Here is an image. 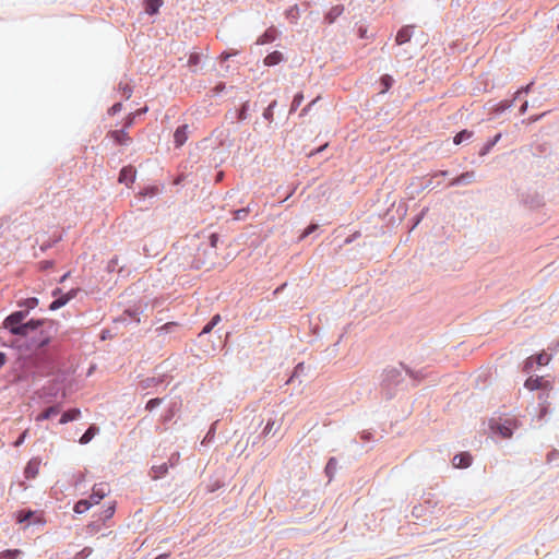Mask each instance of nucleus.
Masks as SVG:
<instances>
[{
    "mask_svg": "<svg viewBox=\"0 0 559 559\" xmlns=\"http://www.w3.org/2000/svg\"><path fill=\"white\" fill-rule=\"evenodd\" d=\"M110 493V487L106 483L95 484L92 489V493L88 498L94 504H98L100 500Z\"/></svg>",
    "mask_w": 559,
    "mask_h": 559,
    "instance_id": "6",
    "label": "nucleus"
},
{
    "mask_svg": "<svg viewBox=\"0 0 559 559\" xmlns=\"http://www.w3.org/2000/svg\"><path fill=\"white\" fill-rule=\"evenodd\" d=\"M533 86V83H530L527 84L526 86H523L521 87L516 93H515V96L513 99L509 100V99H504V100H501L499 102L495 108H493V111L496 114H502L507 109L511 108L513 106V103L515 99H519L523 94L526 95L531 88Z\"/></svg>",
    "mask_w": 559,
    "mask_h": 559,
    "instance_id": "5",
    "label": "nucleus"
},
{
    "mask_svg": "<svg viewBox=\"0 0 559 559\" xmlns=\"http://www.w3.org/2000/svg\"><path fill=\"white\" fill-rule=\"evenodd\" d=\"M278 35L280 32L274 26H271L257 39V45L273 43Z\"/></svg>",
    "mask_w": 559,
    "mask_h": 559,
    "instance_id": "18",
    "label": "nucleus"
},
{
    "mask_svg": "<svg viewBox=\"0 0 559 559\" xmlns=\"http://www.w3.org/2000/svg\"><path fill=\"white\" fill-rule=\"evenodd\" d=\"M37 305L38 298L36 297H29L17 301V306L22 308L21 310H27V314L29 313V310L34 309Z\"/></svg>",
    "mask_w": 559,
    "mask_h": 559,
    "instance_id": "37",
    "label": "nucleus"
},
{
    "mask_svg": "<svg viewBox=\"0 0 559 559\" xmlns=\"http://www.w3.org/2000/svg\"><path fill=\"white\" fill-rule=\"evenodd\" d=\"M473 136V132L467 130V129H464V130H461L460 132H457L454 138H453V143L459 145V144H462L463 142L469 140Z\"/></svg>",
    "mask_w": 559,
    "mask_h": 559,
    "instance_id": "38",
    "label": "nucleus"
},
{
    "mask_svg": "<svg viewBox=\"0 0 559 559\" xmlns=\"http://www.w3.org/2000/svg\"><path fill=\"white\" fill-rule=\"evenodd\" d=\"M250 105L249 102H245L239 109L237 110H229V115H235L238 121H243L248 118V111H249Z\"/></svg>",
    "mask_w": 559,
    "mask_h": 559,
    "instance_id": "32",
    "label": "nucleus"
},
{
    "mask_svg": "<svg viewBox=\"0 0 559 559\" xmlns=\"http://www.w3.org/2000/svg\"><path fill=\"white\" fill-rule=\"evenodd\" d=\"M548 457V461L551 462V461H555V460H558L559 459V451L558 450H552L548 453L547 455Z\"/></svg>",
    "mask_w": 559,
    "mask_h": 559,
    "instance_id": "59",
    "label": "nucleus"
},
{
    "mask_svg": "<svg viewBox=\"0 0 559 559\" xmlns=\"http://www.w3.org/2000/svg\"><path fill=\"white\" fill-rule=\"evenodd\" d=\"M76 293H78V289L72 288L68 293L62 294V295H63V297H69V301H70L71 299H73L76 296Z\"/></svg>",
    "mask_w": 559,
    "mask_h": 559,
    "instance_id": "63",
    "label": "nucleus"
},
{
    "mask_svg": "<svg viewBox=\"0 0 559 559\" xmlns=\"http://www.w3.org/2000/svg\"><path fill=\"white\" fill-rule=\"evenodd\" d=\"M121 90L124 98L129 99L132 95V87L129 85H124L123 87H121Z\"/></svg>",
    "mask_w": 559,
    "mask_h": 559,
    "instance_id": "58",
    "label": "nucleus"
},
{
    "mask_svg": "<svg viewBox=\"0 0 559 559\" xmlns=\"http://www.w3.org/2000/svg\"><path fill=\"white\" fill-rule=\"evenodd\" d=\"M35 512L36 511L31 510V509L19 510L15 513L16 523L24 524L23 530H26L27 527H29V521L33 520Z\"/></svg>",
    "mask_w": 559,
    "mask_h": 559,
    "instance_id": "12",
    "label": "nucleus"
},
{
    "mask_svg": "<svg viewBox=\"0 0 559 559\" xmlns=\"http://www.w3.org/2000/svg\"><path fill=\"white\" fill-rule=\"evenodd\" d=\"M319 228V225L318 224H310L308 227H306L304 229V231L301 233V235L299 236V240H302L305 238H307L308 236H310L311 234H313L314 231H317Z\"/></svg>",
    "mask_w": 559,
    "mask_h": 559,
    "instance_id": "50",
    "label": "nucleus"
},
{
    "mask_svg": "<svg viewBox=\"0 0 559 559\" xmlns=\"http://www.w3.org/2000/svg\"><path fill=\"white\" fill-rule=\"evenodd\" d=\"M26 433L27 431H24L15 441H14V447H20L24 440H25V437H26Z\"/></svg>",
    "mask_w": 559,
    "mask_h": 559,
    "instance_id": "61",
    "label": "nucleus"
},
{
    "mask_svg": "<svg viewBox=\"0 0 559 559\" xmlns=\"http://www.w3.org/2000/svg\"><path fill=\"white\" fill-rule=\"evenodd\" d=\"M188 140V124L179 126L174 133V142L176 147L182 146Z\"/></svg>",
    "mask_w": 559,
    "mask_h": 559,
    "instance_id": "17",
    "label": "nucleus"
},
{
    "mask_svg": "<svg viewBox=\"0 0 559 559\" xmlns=\"http://www.w3.org/2000/svg\"><path fill=\"white\" fill-rule=\"evenodd\" d=\"M142 310L139 307L128 308L120 316L114 319V323L129 325L131 323H140V314Z\"/></svg>",
    "mask_w": 559,
    "mask_h": 559,
    "instance_id": "3",
    "label": "nucleus"
},
{
    "mask_svg": "<svg viewBox=\"0 0 559 559\" xmlns=\"http://www.w3.org/2000/svg\"><path fill=\"white\" fill-rule=\"evenodd\" d=\"M39 461L32 459L24 468V475L27 479H33L37 476L39 471Z\"/></svg>",
    "mask_w": 559,
    "mask_h": 559,
    "instance_id": "23",
    "label": "nucleus"
},
{
    "mask_svg": "<svg viewBox=\"0 0 559 559\" xmlns=\"http://www.w3.org/2000/svg\"><path fill=\"white\" fill-rule=\"evenodd\" d=\"M337 464H338L337 460L334 456H332L329 459V461L325 465L324 473L329 479V483L333 479V477L337 471Z\"/></svg>",
    "mask_w": 559,
    "mask_h": 559,
    "instance_id": "31",
    "label": "nucleus"
},
{
    "mask_svg": "<svg viewBox=\"0 0 559 559\" xmlns=\"http://www.w3.org/2000/svg\"><path fill=\"white\" fill-rule=\"evenodd\" d=\"M533 357H534L535 364L538 366H546L550 361V358H551V356L545 352H542Z\"/></svg>",
    "mask_w": 559,
    "mask_h": 559,
    "instance_id": "45",
    "label": "nucleus"
},
{
    "mask_svg": "<svg viewBox=\"0 0 559 559\" xmlns=\"http://www.w3.org/2000/svg\"><path fill=\"white\" fill-rule=\"evenodd\" d=\"M476 179V173L474 170L465 171L461 174L460 176L453 178L449 182V187H459V186H466L475 181Z\"/></svg>",
    "mask_w": 559,
    "mask_h": 559,
    "instance_id": "9",
    "label": "nucleus"
},
{
    "mask_svg": "<svg viewBox=\"0 0 559 559\" xmlns=\"http://www.w3.org/2000/svg\"><path fill=\"white\" fill-rule=\"evenodd\" d=\"M250 211H251V209L249 205L246 207L238 209L234 212V218L237 221H242L248 216Z\"/></svg>",
    "mask_w": 559,
    "mask_h": 559,
    "instance_id": "48",
    "label": "nucleus"
},
{
    "mask_svg": "<svg viewBox=\"0 0 559 559\" xmlns=\"http://www.w3.org/2000/svg\"><path fill=\"white\" fill-rule=\"evenodd\" d=\"M46 321L44 319H29L28 321H24L25 325V336H28L32 332H37L39 328L44 325Z\"/></svg>",
    "mask_w": 559,
    "mask_h": 559,
    "instance_id": "26",
    "label": "nucleus"
},
{
    "mask_svg": "<svg viewBox=\"0 0 559 559\" xmlns=\"http://www.w3.org/2000/svg\"><path fill=\"white\" fill-rule=\"evenodd\" d=\"M358 35H359L360 38H368L369 37L368 36V29L366 27H364V26H360L358 28Z\"/></svg>",
    "mask_w": 559,
    "mask_h": 559,
    "instance_id": "60",
    "label": "nucleus"
},
{
    "mask_svg": "<svg viewBox=\"0 0 559 559\" xmlns=\"http://www.w3.org/2000/svg\"><path fill=\"white\" fill-rule=\"evenodd\" d=\"M162 402H163V399H159V397L151 399L147 401V403L145 405V409L152 412L153 409L158 407L162 404Z\"/></svg>",
    "mask_w": 559,
    "mask_h": 559,
    "instance_id": "51",
    "label": "nucleus"
},
{
    "mask_svg": "<svg viewBox=\"0 0 559 559\" xmlns=\"http://www.w3.org/2000/svg\"><path fill=\"white\" fill-rule=\"evenodd\" d=\"M123 267L124 265H120L119 264V259L117 257H114L112 259H110L107 263V266H106V271L109 272V273H112V272H122L123 271Z\"/></svg>",
    "mask_w": 559,
    "mask_h": 559,
    "instance_id": "41",
    "label": "nucleus"
},
{
    "mask_svg": "<svg viewBox=\"0 0 559 559\" xmlns=\"http://www.w3.org/2000/svg\"><path fill=\"white\" fill-rule=\"evenodd\" d=\"M81 417V411L79 408H70L62 413L59 424L66 425L70 421L76 420Z\"/></svg>",
    "mask_w": 559,
    "mask_h": 559,
    "instance_id": "20",
    "label": "nucleus"
},
{
    "mask_svg": "<svg viewBox=\"0 0 559 559\" xmlns=\"http://www.w3.org/2000/svg\"><path fill=\"white\" fill-rule=\"evenodd\" d=\"M491 429L503 438H510L513 433L511 427L507 424L496 423L495 425H491Z\"/></svg>",
    "mask_w": 559,
    "mask_h": 559,
    "instance_id": "30",
    "label": "nucleus"
},
{
    "mask_svg": "<svg viewBox=\"0 0 559 559\" xmlns=\"http://www.w3.org/2000/svg\"><path fill=\"white\" fill-rule=\"evenodd\" d=\"M214 254H211L207 252L206 254L203 253V247H199L197 249V253L193 257V260L191 262V267L199 270L207 264V260L211 259Z\"/></svg>",
    "mask_w": 559,
    "mask_h": 559,
    "instance_id": "10",
    "label": "nucleus"
},
{
    "mask_svg": "<svg viewBox=\"0 0 559 559\" xmlns=\"http://www.w3.org/2000/svg\"><path fill=\"white\" fill-rule=\"evenodd\" d=\"M27 317V310H16L10 313L3 321L2 328L12 335L25 336L24 320Z\"/></svg>",
    "mask_w": 559,
    "mask_h": 559,
    "instance_id": "2",
    "label": "nucleus"
},
{
    "mask_svg": "<svg viewBox=\"0 0 559 559\" xmlns=\"http://www.w3.org/2000/svg\"><path fill=\"white\" fill-rule=\"evenodd\" d=\"M527 107H528V102H527V100H524V102L521 104V106H520V109H519L520 114H521V115H524V114L526 112V110H527Z\"/></svg>",
    "mask_w": 559,
    "mask_h": 559,
    "instance_id": "64",
    "label": "nucleus"
},
{
    "mask_svg": "<svg viewBox=\"0 0 559 559\" xmlns=\"http://www.w3.org/2000/svg\"><path fill=\"white\" fill-rule=\"evenodd\" d=\"M281 426H282V419H276L274 417H269L266 419L265 427L263 428L261 435L263 437H269L271 435L274 436L278 431Z\"/></svg>",
    "mask_w": 559,
    "mask_h": 559,
    "instance_id": "14",
    "label": "nucleus"
},
{
    "mask_svg": "<svg viewBox=\"0 0 559 559\" xmlns=\"http://www.w3.org/2000/svg\"><path fill=\"white\" fill-rule=\"evenodd\" d=\"M116 511V502L112 501L105 510L102 511L97 521H94L91 525L94 527H99L102 524H105L109 519L112 518Z\"/></svg>",
    "mask_w": 559,
    "mask_h": 559,
    "instance_id": "13",
    "label": "nucleus"
},
{
    "mask_svg": "<svg viewBox=\"0 0 559 559\" xmlns=\"http://www.w3.org/2000/svg\"><path fill=\"white\" fill-rule=\"evenodd\" d=\"M221 320L222 318L219 314L213 316L199 333V338L203 337L205 334H209L221 322Z\"/></svg>",
    "mask_w": 559,
    "mask_h": 559,
    "instance_id": "34",
    "label": "nucleus"
},
{
    "mask_svg": "<svg viewBox=\"0 0 559 559\" xmlns=\"http://www.w3.org/2000/svg\"><path fill=\"white\" fill-rule=\"evenodd\" d=\"M145 12L148 15H155L163 5V0H144Z\"/></svg>",
    "mask_w": 559,
    "mask_h": 559,
    "instance_id": "33",
    "label": "nucleus"
},
{
    "mask_svg": "<svg viewBox=\"0 0 559 559\" xmlns=\"http://www.w3.org/2000/svg\"><path fill=\"white\" fill-rule=\"evenodd\" d=\"M52 295L56 298L48 306V309L50 311H56V310L62 308L63 306H66L69 302V297H63V295L61 294V289L60 288H56L52 292Z\"/></svg>",
    "mask_w": 559,
    "mask_h": 559,
    "instance_id": "15",
    "label": "nucleus"
},
{
    "mask_svg": "<svg viewBox=\"0 0 559 559\" xmlns=\"http://www.w3.org/2000/svg\"><path fill=\"white\" fill-rule=\"evenodd\" d=\"M263 118L265 120H267L269 122H272L273 121V117H274V111L269 109L267 107L264 109L263 114H262Z\"/></svg>",
    "mask_w": 559,
    "mask_h": 559,
    "instance_id": "57",
    "label": "nucleus"
},
{
    "mask_svg": "<svg viewBox=\"0 0 559 559\" xmlns=\"http://www.w3.org/2000/svg\"><path fill=\"white\" fill-rule=\"evenodd\" d=\"M413 36V26H404L402 27L395 37V41L397 45H403L411 40Z\"/></svg>",
    "mask_w": 559,
    "mask_h": 559,
    "instance_id": "21",
    "label": "nucleus"
},
{
    "mask_svg": "<svg viewBox=\"0 0 559 559\" xmlns=\"http://www.w3.org/2000/svg\"><path fill=\"white\" fill-rule=\"evenodd\" d=\"M99 432V428L95 425H91L85 432L81 436L79 442L81 444H87Z\"/></svg>",
    "mask_w": 559,
    "mask_h": 559,
    "instance_id": "28",
    "label": "nucleus"
},
{
    "mask_svg": "<svg viewBox=\"0 0 559 559\" xmlns=\"http://www.w3.org/2000/svg\"><path fill=\"white\" fill-rule=\"evenodd\" d=\"M501 139V133L496 134L492 139H489L479 150L478 155L480 157L486 156L492 150V147L499 142Z\"/></svg>",
    "mask_w": 559,
    "mask_h": 559,
    "instance_id": "27",
    "label": "nucleus"
},
{
    "mask_svg": "<svg viewBox=\"0 0 559 559\" xmlns=\"http://www.w3.org/2000/svg\"><path fill=\"white\" fill-rule=\"evenodd\" d=\"M122 109V104L121 103H115L109 109H108V114L114 116L116 114H118L120 110Z\"/></svg>",
    "mask_w": 559,
    "mask_h": 559,
    "instance_id": "55",
    "label": "nucleus"
},
{
    "mask_svg": "<svg viewBox=\"0 0 559 559\" xmlns=\"http://www.w3.org/2000/svg\"><path fill=\"white\" fill-rule=\"evenodd\" d=\"M168 463H163L160 465H154L151 468V472L153 473L152 478L153 479H159L164 477L168 473Z\"/></svg>",
    "mask_w": 559,
    "mask_h": 559,
    "instance_id": "35",
    "label": "nucleus"
},
{
    "mask_svg": "<svg viewBox=\"0 0 559 559\" xmlns=\"http://www.w3.org/2000/svg\"><path fill=\"white\" fill-rule=\"evenodd\" d=\"M217 424H218V421H215L211 425L210 429L207 430L206 435L204 436V438L201 442L202 445L210 444L214 440Z\"/></svg>",
    "mask_w": 559,
    "mask_h": 559,
    "instance_id": "42",
    "label": "nucleus"
},
{
    "mask_svg": "<svg viewBox=\"0 0 559 559\" xmlns=\"http://www.w3.org/2000/svg\"><path fill=\"white\" fill-rule=\"evenodd\" d=\"M425 374L421 371H414L404 364L386 368L382 373L381 388L386 400L395 396L396 391L405 390L408 385H417Z\"/></svg>",
    "mask_w": 559,
    "mask_h": 559,
    "instance_id": "1",
    "label": "nucleus"
},
{
    "mask_svg": "<svg viewBox=\"0 0 559 559\" xmlns=\"http://www.w3.org/2000/svg\"><path fill=\"white\" fill-rule=\"evenodd\" d=\"M542 383H543L542 377H536V378L530 377L525 381V388H527L531 391L537 390L540 388Z\"/></svg>",
    "mask_w": 559,
    "mask_h": 559,
    "instance_id": "43",
    "label": "nucleus"
},
{
    "mask_svg": "<svg viewBox=\"0 0 559 559\" xmlns=\"http://www.w3.org/2000/svg\"><path fill=\"white\" fill-rule=\"evenodd\" d=\"M201 55L199 52H192L190 56H189V59H188V66L190 68H195L198 67L200 63H201Z\"/></svg>",
    "mask_w": 559,
    "mask_h": 559,
    "instance_id": "49",
    "label": "nucleus"
},
{
    "mask_svg": "<svg viewBox=\"0 0 559 559\" xmlns=\"http://www.w3.org/2000/svg\"><path fill=\"white\" fill-rule=\"evenodd\" d=\"M168 383L169 382L167 381V376L158 374L157 377H147V378L141 380L140 386L145 390V389L156 388L162 384H164L166 386Z\"/></svg>",
    "mask_w": 559,
    "mask_h": 559,
    "instance_id": "8",
    "label": "nucleus"
},
{
    "mask_svg": "<svg viewBox=\"0 0 559 559\" xmlns=\"http://www.w3.org/2000/svg\"><path fill=\"white\" fill-rule=\"evenodd\" d=\"M427 211H428L427 209H424V210L420 212V214H418V215L416 216L413 228H414L416 225H418V224L420 223V221L423 219V217H424V215L426 214V212H427Z\"/></svg>",
    "mask_w": 559,
    "mask_h": 559,
    "instance_id": "62",
    "label": "nucleus"
},
{
    "mask_svg": "<svg viewBox=\"0 0 559 559\" xmlns=\"http://www.w3.org/2000/svg\"><path fill=\"white\" fill-rule=\"evenodd\" d=\"M157 191H158V190H157V188H156V187H146V188H144V189L140 192V194H141L142 197H144V198H146V197L153 198V197H155V195L157 194Z\"/></svg>",
    "mask_w": 559,
    "mask_h": 559,
    "instance_id": "52",
    "label": "nucleus"
},
{
    "mask_svg": "<svg viewBox=\"0 0 559 559\" xmlns=\"http://www.w3.org/2000/svg\"><path fill=\"white\" fill-rule=\"evenodd\" d=\"M46 523L41 512L36 511L32 521H29V526L43 527Z\"/></svg>",
    "mask_w": 559,
    "mask_h": 559,
    "instance_id": "47",
    "label": "nucleus"
},
{
    "mask_svg": "<svg viewBox=\"0 0 559 559\" xmlns=\"http://www.w3.org/2000/svg\"><path fill=\"white\" fill-rule=\"evenodd\" d=\"M534 364H535L534 357L533 356L528 357L524 361V368H523L524 371L527 372V373L531 372V370L533 369Z\"/></svg>",
    "mask_w": 559,
    "mask_h": 559,
    "instance_id": "54",
    "label": "nucleus"
},
{
    "mask_svg": "<svg viewBox=\"0 0 559 559\" xmlns=\"http://www.w3.org/2000/svg\"><path fill=\"white\" fill-rule=\"evenodd\" d=\"M286 19L289 20L290 23H297L299 20V8L297 4L292 5L285 12Z\"/></svg>",
    "mask_w": 559,
    "mask_h": 559,
    "instance_id": "40",
    "label": "nucleus"
},
{
    "mask_svg": "<svg viewBox=\"0 0 559 559\" xmlns=\"http://www.w3.org/2000/svg\"><path fill=\"white\" fill-rule=\"evenodd\" d=\"M22 555L20 549H7L0 552V559H17Z\"/></svg>",
    "mask_w": 559,
    "mask_h": 559,
    "instance_id": "44",
    "label": "nucleus"
},
{
    "mask_svg": "<svg viewBox=\"0 0 559 559\" xmlns=\"http://www.w3.org/2000/svg\"><path fill=\"white\" fill-rule=\"evenodd\" d=\"M302 100H304V94L301 92H298L297 94H295L292 105H290V109H289L290 115L294 114L298 109V107L301 105Z\"/></svg>",
    "mask_w": 559,
    "mask_h": 559,
    "instance_id": "46",
    "label": "nucleus"
},
{
    "mask_svg": "<svg viewBox=\"0 0 559 559\" xmlns=\"http://www.w3.org/2000/svg\"><path fill=\"white\" fill-rule=\"evenodd\" d=\"M521 202L531 209H537L544 204V198L536 191L521 193Z\"/></svg>",
    "mask_w": 559,
    "mask_h": 559,
    "instance_id": "7",
    "label": "nucleus"
},
{
    "mask_svg": "<svg viewBox=\"0 0 559 559\" xmlns=\"http://www.w3.org/2000/svg\"><path fill=\"white\" fill-rule=\"evenodd\" d=\"M136 176V170L132 166H124L119 171L118 181L120 183H124L126 186H129L130 183L134 182Z\"/></svg>",
    "mask_w": 559,
    "mask_h": 559,
    "instance_id": "11",
    "label": "nucleus"
},
{
    "mask_svg": "<svg viewBox=\"0 0 559 559\" xmlns=\"http://www.w3.org/2000/svg\"><path fill=\"white\" fill-rule=\"evenodd\" d=\"M110 138L119 145H128L131 142L126 128L110 131Z\"/></svg>",
    "mask_w": 559,
    "mask_h": 559,
    "instance_id": "19",
    "label": "nucleus"
},
{
    "mask_svg": "<svg viewBox=\"0 0 559 559\" xmlns=\"http://www.w3.org/2000/svg\"><path fill=\"white\" fill-rule=\"evenodd\" d=\"M61 411V406L59 404L52 405L46 409H44L40 414L36 416V421H44L50 419L52 416L59 414Z\"/></svg>",
    "mask_w": 559,
    "mask_h": 559,
    "instance_id": "22",
    "label": "nucleus"
},
{
    "mask_svg": "<svg viewBox=\"0 0 559 559\" xmlns=\"http://www.w3.org/2000/svg\"><path fill=\"white\" fill-rule=\"evenodd\" d=\"M393 83H394V80L390 74H383L380 78V85L382 87L380 93L381 94L386 93L392 87Z\"/></svg>",
    "mask_w": 559,
    "mask_h": 559,
    "instance_id": "39",
    "label": "nucleus"
},
{
    "mask_svg": "<svg viewBox=\"0 0 559 559\" xmlns=\"http://www.w3.org/2000/svg\"><path fill=\"white\" fill-rule=\"evenodd\" d=\"M179 461V453L178 452H175L170 455V457L168 459V467H174Z\"/></svg>",
    "mask_w": 559,
    "mask_h": 559,
    "instance_id": "56",
    "label": "nucleus"
},
{
    "mask_svg": "<svg viewBox=\"0 0 559 559\" xmlns=\"http://www.w3.org/2000/svg\"><path fill=\"white\" fill-rule=\"evenodd\" d=\"M92 507H93V502L91 500L81 499L75 502V504L73 507V511L76 514H82V513L86 512L87 510H90Z\"/></svg>",
    "mask_w": 559,
    "mask_h": 559,
    "instance_id": "36",
    "label": "nucleus"
},
{
    "mask_svg": "<svg viewBox=\"0 0 559 559\" xmlns=\"http://www.w3.org/2000/svg\"><path fill=\"white\" fill-rule=\"evenodd\" d=\"M344 12V5L336 4L333 5L328 13L325 14L324 19L329 24H332L335 22V20L341 16Z\"/></svg>",
    "mask_w": 559,
    "mask_h": 559,
    "instance_id": "25",
    "label": "nucleus"
},
{
    "mask_svg": "<svg viewBox=\"0 0 559 559\" xmlns=\"http://www.w3.org/2000/svg\"><path fill=\"white\" fill-rule=\"evenodd\" d=\"M472 455L468 452H462L452 459V464L456 468H466L472 464Z\"/></svg>",
    "mask_w": 559,
    "mask_h": 559,
    "instance_id": "16",
    "label": "nucleus"
},
{
    "mask_svg": "<svg viewBox=\"0 0 559 559\" xmlns=\"http://www.w3.org/2000/svg\"><path fill=\"white\" fill-rule=\"evenodd\" d=\"M51 335L45 330H40L36 336H33L28 341V349L40 350L49 345Z\"/></svg>",
    "mask_w": 559,
    "mask_h": 559,
    "instance_id": "4",
    "label": "nucleus"
},
{
    "mask_svg": "<svg viewBox=\"0 0 559 559\" xmlns=\"http://www.w3.org/2000/svg\"><path fill=\"white\" fill-rule=\"evenodd\" d=\"M218 240L219 236L217 234H211L209 237V243L201 245V247H203V253L206 254L207 252H210L211 254H215V249L217 247Z\"/></svg>",
    "mask_w": 559,
    "mask_h": 559,
    "instance_id": "29",
    "label": "nucleus"
},
{
    "mask_svg": "<svg viewBox=\"0 0 559 559\" xmlns=\"http://www.w3.org/2000/svg\"><path fill=\"white\" fill-rule=\"evenodd\" d=\"M225 88H226V84H225V83H223V82H221V83L216 84V85L211 90V92H212V94H213L214 96H217V95H219L221 93H223V92L225 91Z\"/></svg>",
    "mask_w": 559,
    "mask_h": 559,
    "instance_id": "53",
    "label": "nucleus"
},
{
    "mask_svg": "<svg viewBox=\"0 0 559 559\" xmlns=\"http://www.w3.org/2000/svg\"><path fill=\"white\" fill-rule=\"evenodd\" d=\"M282 61H284V55L277 50L270 52L263 60L264 66L266 67H274Z\"/></svg>",
    "mask_w": 559,
    "mask_h": 559,
    "instance_id": "24",
    "label": "nucleus"
}]
</instances>
